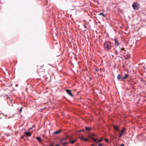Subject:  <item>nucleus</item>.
<instances>
[{
    "mask_svg": "<svg viewBox=\"0 0 146 146\" xmlns=\"http://www.w3.org/2000/svg\"><path fill=\"white\" fill-rule=\"evenodd\" d=\"M112 43L109 41L105 42L104 44V47L106 50H109L112 48Z\"/></svg>",
    "mask_w": 146,
    "mask_h": 146,
    "instance_id": "f257e3e1",
    "label": "nucleus"
},
{
    "mask_svg": "<svg viewBox=\"0 0 146 146\" xmlns=\"http://www.w3.org/2000/svg\"><path fill=\"white\" fill-rule=\"evenodd\" d=\"M132 6L134 10H138L139 8H140L139 4L137 2L133 3Z\"/></svg>",
    "mask_w": 146,
    "mask_h": 146,
    "instance_id": "f03ea898",
    "label": "nucleus"
},
{
    "mask_svg": "<svg viewBox=\"0 0 146 146\" xmlns=\"http://www.w3.org/2000/svg\"><path fill=\"white\" fill-rule=\"evenodd\" d=\"M45 70L44 68L43 65H42V66H38V70H37L38 72H44Z\"/></svg>",
    "mask_w": 146,
    "mask_h": 146,
    "instance_id": "7ed1b4c3",
    "label": "nucleus"
},
{
    "mask_svg": "<svg viewBox=\"0 0 146 146\" xmlns=\"http://www.w3.org/2000/svg\"><path fill=\"white\" fill-rule=\"evenodd\" d=\"M7 101L8 102V104L10 106L11 105V104L12 102V100L11 98L8 97L7 98Z\"/></svg>",
    "mask_w": 146,
    "mask_h": 146,
    "instance_id": "20e7f679",
    "label": "nucleus"
},
{
    "mask_svg": "<svg viewBox=\"0 0 146 146\" xmlns=\"http://www.w3.org/2000/svg\"><path fill=\"white\" fill-rule=\"evenodd\" d=\"M125 129V128H123L122 129L120 133H119V137L120 138L123 135V134L124 133V130Z\"/></svg>",
    "mask_w": 146,
    "mask_h": 146,
    "instance_id": "39448f33",
    "label": "nucleus"
},
{
    "mask_svg": "<svg viewBox=\"0 0 146 146\" xmlns=\"http://www.w3.org/2000/svg\"><path fill=\"white\" fill-rule=\"evenodd\" d=\"M113 127L116 131H120L119 127L117 125H113Z\"/></svg>",
    "mask_w": 146,
    "mask_h": 146,
    "instance_id": "423d86ee",
    "label": "nucleus"
},
{
    "mask_svg": "<svg viewBox=\"0 0 146 146\" xmlns=\"http://www.w3.org/2000/svg\"><path fill=\"white\" fill-rule=\"evenodd\" d=\"M115 42V47H117L119 44V42L116 38H115L114 40Z\"/></svg>",
    "mask_w": 146,
    "mask_h": 146,
    "instance_id": "0eeeda50",
    "label": "nucleus"
},
{
    "mask_svg": "<svg viewBox=\"0 0 146 146\" xmlns=\"http://www.w3.org/2000/svg\"><path fill=\"white\" fill-rule=\"evenodd\" d=\"M66 92L71 97L73 96V95L72 94V93L71 92V90H66Z\"/></svg>",
    "mask_w": 146,
    "mask_h": 146,
    "instance_id": "6e6552de",
    "label": "nucleus"
},
{
    "mask_svg": "<svg viewBox=\"0 0 146 146\" xmlns=\"http://www.w3.org/2000/svg\"><path fill=\"white\" fill-rule=\"evenodd\" d=\"M25 134L27 137L31 136L32 134V133H30L29 132H25Z\"/></svg>",
    "mask_w": 146,
    "mask_h": 146,
    "instance_id": "1a4fd4ad",
    "label": "nucleus"
},
{
    "mask_svg": "<svg viewBox=\"0 0 146 146\" xmlns=\"http://www.w3.org/2000/svg\"><path fill=\"white\" fill-rule=\"evenodd\" d=\"M117 79L118 80L122 81L123 80V77H122L120 74H118L117 76Z\"/></svg>",
    "mask_w": 146,
    "mask_h": 146,
    "instance_id": "9d476101",
    "label": "nucleus"
},
{
    "mask_svg": "<svg viewBox=\"0 0 146 146\" xmlns=\"http://www.w3.org/2000/svg\"><path fill=\"white\" fill-rule=\"evenodd\" d=\"M61 131V130H58L54 132V134L55 135H58L59 134Z\"/></svg>",
    "mask_w": 146,
    "mask_h": 146,
    "instance_id": "9b49d317",
    "label": "nucleus"
},
{
    "mask_svg": "<svg viewBox=\"0 0 146 146\" xmlns=\"http://www.w3.org/2000/svg\"><path fill=\"white\" fill-rule=\"evenodd\" d=\"M80 139H81V140H84V141H87L88 140V139L87 138H86V139H85L84 138V137L83 136H82L80 138Z\"/></svg>",
    "mask_w": 146,
    "mask_h": 146,
    "instance_id": "f8f14e48",
    "label": "nucleus"
},
{
    "mask_svg": "<svg viewBox=\"0 0 146 146\" xmlns=\"http://www.w3.org/2000/svg\"><path fill=\"white\" fill-rule=\"evenodd\" d=\"M36 139L39 142H41L42 141V139L41 138L39 137H36Z\"/></svg>",
    "mask_w": 146,
    "mask_h": 146,
    "instance_id": "ddd939ff",
    "label": "nucleus"
},
{
    "mask_svg": "<svg viewBox=\"0 0 146 146\" xmlns=\"http://www.w3.org/2000/svg\"><path fill=\"white\" fill-rule=\"evenodd\" d=\"M77 139H75L70 141V143L72 144H73L76 141Z\"/></svg>",
    "mask_w": 146,
    "mask_h": 146,
    "instance_id": "4468645a",
    "label": "nucleus"
},
{
    "mask_svg": "<svg viewBox=\"0 0 146 146\" xmlns=\"http://www.w3.org/2000/svg\"><path fill=\"white\" fill-rule=\"evenodd\" d=\"M128 75L127 74H125L124 76L123 77V80L127 78L128 77Z\"/></svg>",
    "mask_w": 146,
    "mask_h": 146,
    "instance_id": "2eb2a0df",
    "label": "nucleus"
},
{
    "mask_svg": "<svg viewBox=\"0 0 146 146\" xmlns=\"http://www.w3.org/2000/svg\"><path fill=\"white\" fill-rule=\"evenodd\" d=\"M85 129L86 131H89L91 130V128L88 127H86L85 128Z\"/></svg>",
    "mask_w": 146,
    "mask_h": 146,
    "instance_id": "dca6fc26",
    "label": "nucleus"
},
{
    "mask_svg": "<svg viewBox=\"0 0 146 146\" xmlns=\"http://www.w3.org/2000/svg\"><path fill=\"white\" fill-rule=\"evenodd\" d=\"M94 136V135H92V137H91V139H92L94 141H95V142H96V141H97V140L96 139H94L93 137V136Z\"/></svg>",
    "mask_w": 146,
    "mask_h": 146,
    "instance_id": "f3484780",
    "label": "nucleus"
},
{
    "mask_svg": "<svg viewBox=\"0 0 146 146\" xmlns=\"http://www.w3.org/2000/svg\"><path fill=\"white\" fill-rule=\"evenodd\" d=\"M99 15H102V16L103 17H104L105 16V15L104 14V13H100V14H99Z\"/></svg>",
    "mask_w": 146,
    "mask_h": 146,
    "instance_id": "a211bd4d",
    "label": "nucleus"
},
{
    "mask_svg": "<svg viewBox=\"0 0 146 146\" xmlns=\"http://www.w3.org/2000/svg\"><path fill=\"white\" fill-rule=\"evenodd\" d=\"M104 140H105V141L106 142H108V139H106V138Z\"/></svg>",
    "mask_w": 146,
    "mask_h": 146,
    "instance_id": "6ab92c4d",
    "label": "nucleus"
},
{
    "mask_svg": "<svg viewBox=\"0 0 146 146\" xmlns=\"http://www.w3.org/2000/svg\"><path fill=\"white\" fill-rule=\"evenodd\" d=\"M115 53L117 55L118 54V52L117 51H115Z\"/></svg>",
    "mask_w": 146,
    "mask_h": 146,
    "instance_id": "aec40b11",
    "label": "nucleus"
},
{
    "mask_svg": "<svg viewBox=\"0 0 146 146\" xmlns=\"http://www.w3.org/2000/svg\"><path fill=\"white\" fill-rule=\"evenodd\" d=\"M102 138H101V139H100L99 140H98V142H101V141H102Z\"/></svg>",
    "mask_w": 146,
    "mask_h": 146,
    "instance_id": "412c9836",
    "label": "nucleus"
},
{
    "mask_svg": "<svg viewBox=\"0 0 146 146\" xmlns=\"http://www.w3.org/2000/svg\"><path fill=\"white\" fill-rule=\"evenodd\" d=\"M98 146H102L101 143H98Z\"/></svg>",
    "mask_w": 146,
    "mask_h": 146,
    "instance_id": "4be33fe9",
    "label": "nucleus"
},
{
    "mask_svg": "<svg viewBox=\"0 0 146 146\" xmlns=\"http://www.w3.org/2000/svg\"><path fill=\"white\" fill-rule=\"evenodd\" d=\"M67 143H62V144L63 145H65Z\"/></svg>",
    "mask_w": 146,
    "mask_h": 146,
    "instance_id": "5701e85b",
    "label": "nucleus"
},
{
    "mask_svg": "<svg viewBox=\"0 0 146 146\" xmlns=\"http://www.w3.org/2000/svg\"><path fill=\"white\" fill-rule=\"evenodd\" d=\"M81 131L84 132V131L83 130H79V131H78V132L79 133L81 132Z\"/></svg>",
    "mask_w": 146,
    "mask_h": 146,
    "instance_id": "b1692460",
    "label": "nucleus"
},
{
    "mask_svg": "<svg viewBox=\"0 0 146 146\" xmlns=\"http://www.w3.org/2000/svg\"><path fill=\"white\" fill-rule=\"evenodd\" d=\"M22 108H20V109L19 110V111L20 112H21L22 111Z\"/></svg>",
    "mask_w": 146,
    "mask_h": 146,
    "instance_id": "393cba45",
    "label": "nucleus"
},
{
    "mask_svg": "<svg viewBox=\"0 0 146 146\" xmlns=\"http://www.w3.org/2000/svg\"><path fill=\"white\" fill-rule=\"evenodd\" d=\"M24 136H23H23H22L21 137V138L22 139H23L24 138Z\"/></svg>",
    "mask_w": 146,
    "mask_h": 146,
    "instance_id": "a878e982",
    "label": "nucleus"
},
{
    "mask_svg": "<svg viewBox=\"0 0 146 146\" xmlns=\"http://www.w3.org/2000/svg\"><path fill=\"white\" fill-rule=\"evenodd\" d=\"M121 50H123L124 51H125V49H124V48H121Z\"/></svg>",
    "mask_w": 146,
    "mask_h": 146,
    "instance_id": "bb28decb",
    "label": "nucleus"
},
{
    "mask_svg": "<svg viewBox=\"0 0 146 146\" xmlns=\"http://www.w3.org/2000/svg\"><path fill=\"white\" fill-rule=\"evenodd\" d=\"M84 27L85 28H86V25H84Z\"/></svg>",
    "mask_w": 146,
    "mask_h": 146,
    "instance_id": "cd10ccee",
    "label": "nucleus"
},
{
    "mask_svg": "<svg viewBox=\"0 0 146 146\" xmlns=\"http://www.w3.org/2000/svg\"><path fill=\"white\" fill-rule=\"evenodd\" d=\"M53 144H52L50 145L49 146H53Z\"/></svg>",
    "mask_w": 146,
    "mask_h": 146,
    "instance_id": "c85d7f7f",
    "label": "nucleus"
},
{
    "mask_svg": "<svg viewBox=\"0 0 146 146\" xmlns=\"http://www.w3.org/2000/svg\"><path fill=\"white\" fill-rule=\"evenodd\" d=\"M125 58H128V57H127V56H126L125 57Z\"/></svg>",
    "mask_w": 146,
    "mask_h": 146,
    "instance_id": "c756f323",
    "label": "nucleus"
},
{
    "mask_svg": "<svg viewBox=\"0 0 146 146\" xmlns=\"http://www.w3.org/2000/svg\"><path fill=\"white\" fill-rule=\"evenodd\" d=\"M120 146H124V145L123 144H122Z\"/></svg>",
    "mask_w": 146,
    "mask_h": 146,
    "instance_id": "7c9ffc66",
    "label": "nucleus"
},
{
    "mask_svg": "<svg viewBox=\"0 0 146 146\" xmlns=\"http://www.w3.org/2000/svg\"><path fill=\"white\" fill-rule=\"evenodd\" d=\"M56 146H60V145H57Z\"/></svg>",
    "mask_w": 146,
    "mask_h": 146,
    "instance_id": "2f4dec72",
    "label": "nucleus"
},
{
    "mask_svg": "<svg viewBox=\"0 0 146 146\" xmlns=\"http://www.w3.org/2000/svg\"><path fill=\"white\" fill-rule=\"evenodd\" d=\"M91 146H94V145L93 144H92V145Z\"/></svg>",
    "mask_w": 146,
    "mask_h": 146,
    "instance_id": "473e14b6",
    "label": "nucleus"
},
{
    "mask_svg": "<svg viewBox=\"0 0 146 146\" xmlns=\"http://www.w3.org/2000/svg\"><path fill=\"white\" fill-rule=\"evenodd\" d=\"M32 128H31V129H29V130H31Z\"/></svg>",
    "mask_w": 146,
    "mask_h": 146,
    "instance_id": "72a5a7b5",
    "label": "nucleus"
},
{
    "mask_svg": "<svg viewBox=\"0 0 146 146\" xmlns=\"http://www.w3.org/2000/svg\"><path fill=\"white\" fill-rule=\"evenodd\" d=\"M112 57H113V55H112Z\"/></svg>",
    "mask_w": 146,
    "mask_h": 146,
    "instance_id": "f704fd0d",
    "label": "nucleus"
}]
</instances>
